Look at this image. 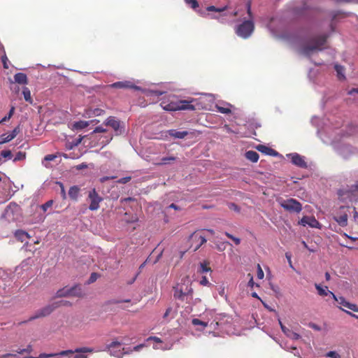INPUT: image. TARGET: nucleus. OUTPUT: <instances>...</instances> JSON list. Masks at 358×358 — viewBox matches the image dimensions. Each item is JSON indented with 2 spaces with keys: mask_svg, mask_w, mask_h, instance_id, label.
Masks as SVG:
<instances>
[{
  "mask_svg": "<svg viewBox=\"0 0 358 358\" xmlns=\"http://www.w3.org/2000/svg\"><path fill=\"white\" fill-rule=\"evenodd\" d=\"M12 139L10 138V136H9V134H2L1 136H0V144H3V143H8L9 141H10Z\"/></svg>",
  "mask_w": 358,
  "mask_h": 358,
  "instance_id": "nucleus-40",
  "label": "nucleus"
},
{
  "mask_svg": "<svg viewBox=\"0 0 358 358\" xmlns=\"http://www.w3.org/2000/svg\"><path fill=\"white\" fill-rule=\"evenodd\" d=\"M104 113H105V110L101 108H88L87 110H86V111H85L86 115H87L89 117H94V116H100Z\"/></svg>",
  "mask_w": 358,
  "mask_h": 358,
  "instance_id": "nucleus-21",
  "label": "nucleus"
},
{
  "mask_svg": "<svg viewBox=\"0 0 358 358\" xmlns=\"http://www.w3.org/2000/svg\"><path fill=\"white\" fill-rule=\"evenodd\" d=\"M217 110L222 114H230L231 113V110L229 107H223L216 105Z\"/></svg>",
  "mask_w": 358,
  "mask_h": 358,
  "instance_id": "nucleus-36",
  "label": "nucleus"
},
{
  "mask_svg": "<svg viewBox=\"0 0 358 358\" xmlns=\"http://www.w3.org/2000/svg\"><path fill=\"white\" fill-rule=\"evenodd\" d=\"M15 83L20 85H27L28 83V78L25 73H17L14 76Z\"/></svg>",
  "mask_w": 358,
  "mask_h": 358,
  "instance_id": "nucleus-22",
  "label": "nucleus"
},
{
  "mask_svg": "<svg viewBox=\"0 0 358 358\" xmlns=\"http://www.w3.org/2000/svg\"><path fill=\"white\" fill-rule=\"evenodd\" d=\"M99 275L96 273H92L91 275H90V277L88 280V283L90 284V283H93L94 282H95L97 278H99Z\"/></svg>",
  "mask_w": 358,
  "mask_h": 358,
  "instance_id": "nucleus-50",
  "label": "nucleus"
},
{
  "mask_svg": "<svg viewBox=\"0 0 358 358\" xmlns=\"http://www.w3.org/2000/svg\"><path fill=\"white\" fill-rule=\"evenodd\" d=\"M89 124H89L88 122L80 120V121H78V122H76L73 124V128L76 129H85L87 127H88Z\"/></svg>",
  "mask_w": 358,
  "mask_h": 358,
  "instance_id": "nucleus-30",
  "label": "nucleus"
},
{
  "mask_svg": "<svg viewBox=\"0 0 358 358\" xmlns=\"http://www.w3.org/2000/svg\"><path fill=\"white\" fill-rule=\"evenodd\" d=\"M104 124L110 127L115 131V135H121L124 132V127L115 117L110 116L104 122Z\"/></svg>",
  "mask_w": 358,
  "mask_h": 358,
  "instance_id": "nucleus-7",
  "label": "nucleus"
},
{
  "mask_svg": "<svg viewBox=\"0 0 358 358\" xmlns=\"http://www.w3.org/2000/svg\"><path fill=\"white\" fill-rule=\"evenodd\" d=\"M334 69L337 73V76L339 80H345V76L344 75V71L345 68L344 66L339 65V64H335Z\"/></svg>",
  "mask_w": 358,
  "mask_h": 358,
  "instance_id": "nucleus-27",
  "label": "nucleus"
},
{
  "mask_svg": "<svg viewBox=\"0 0 358 358\" xmlns=\"http://www.w3.org/2000/svg\"><path fill=\"white\" fill-rule=\"evenodd\" d=\"M200 284L203 286H206V285H209V281L206 276H203L201 280H200Z\"/></svg>",
  "mask_w": 358,
  "mask_h": 358,
  "instance_id": "nucleus-62",
  "label": "nucleus"
},
{
  "mask_svg": "<svg viewBox=\"0 0 358 358\" xmlns=\"http://www.w3.org/2000/svg\"><path fill=\"white\" fill-rule=\"evenodd\" d=\"M25 158H26V153L24 152L20 151L15 155L13 162H15L17 161L24 160Z\"/></svg>",
  "mask_w": 358,
  "mask_h": 358,
  "instance_id": "nucleus-39",
  "label": "nucleus"
},
{
  "mask_svg": "<svg viewBox=\"0 0 358 358\" xmlns=\"http://www.w3.org/2000/svg\"><path fill=\"white\" fill-rule=\"evenodd\" d=\"M0 56L3 68L5 69H8L9 68L10 61L6 54V51L4 52V53H1Z\"/></svg>",
  "mask_w": 358,
  "mask_h": 358,
  "instance_id": "nucleus-31",
  "label": "nucleus"
},
{
  "mask_svg": "<svg viewBox=\"0 0 358 358\" xmlns=\"http://www.w3.org/2000/svg\"><path fill=\"white\" fill-rule=\"evenodd\" d=\"M196 99H191V100H180L178 101V110H194L196 109V106L193 103L196 102Z\"/></svg>",
  "mask_w": 358,
  "mask_h": 358,
  "instance_id": "nucleus-12",
  "label": "nucleus"
},
{
  "mask_svg": "<svg viewBox=\"0 0 358 358\" xmlns=\"http://www.w3.org/2000/svg\"><path fill=\"white\" fill-rule=\"evenodd\" d=\"M57 184L59 185V187H61V196L63 199H66V191H65V189H64V186L63 185V183H62L61 182H57Z\"/></svg>",
  "mask_w": 358,
  "mask_h": 358,
  "instance_id": "nucleus-49",
  "label": "nucleus"
},
{
  "mask_svg": "<svg viewBox=\"0 0 358 358\" xmlns=\"http://www.w3.org/2000/svg\"><path fill=\"white\" fill-rule=\"evenodd\" d=\"M83 297V294L81 286L76 285L69 288V296Z\"/></svg>",
  "mask_w": 358,
  "mask_h": 358,
  "instance_id": "nucleus-19",
  "label": "nucleus"
},
{
  "mask_svg": "<svg viewBox=\"0 0 358 358\" xmlns=\"http://www.w3.org/2000/svg\"><path fill=\"white\" fill-rule=\"evenodd\" d=\"M69 296V288L67 287H63L62 289H59L56 292L55 297L61 298V297H66Z\"/></svg>",
  "mask_w": 358,
  "mask_h": 358,
  "instance_id": "nucleus-28",
  "label": "nucleus"
},
{
  "mask_svg": "<svg viewBox=\"0 0 358 358\" xmlns=\"http://www.w3.org/2000/svg\"><path fill=\"white\" fill-rule=\"evenodd\" d=\"M228 207L230 210L239 213L241 210L240 207L234 203H229Z\"/></svg>",
  "mask_w": 358,
  "mask_h": 358,
  "instance_id": "nucleus-47",
  "label": "nucleus"
},
{
  "mask_svg": "<svg viewBox=\"0 0 358 358\" xmlns=\"http://www.w3.org/2000/svg\"><path fill=\"white\" fill-rule=\"evenodd\" d=\"M80 191V189L77 185L71 187L69 190V197L73 201H77Z\"/></svg>",
  "mask_w": 358,
  "mask_h": 358,
  "instance_id": "nucleus-23",
  "label": "nucleus"
},
{
  "mask_svg": "<svg viewBox=\"0 0 358 358\" xmlns=\"http://www.w3.org/2000/svg\"><path fill=\"white\" fill-rule=\"evenodd\" d=\"M144 347H145V344H139V345L134 347V348L132 350L128 349L127 351L129 352V353L133 351H139L141 349H142Z\"/></svg>",
  "mask_w": 358,
  "mask_h": 358,
  "instance_id": "nucleus-57",
  "label": "nucleus"
},
{
  "mask_svg": "<svg viewBox=\"0 0 358 358\" xmlns=\"http://www.w3.org/2000/svg\"><path fill=\"white\" fill-rule=\"evenodd\" d=\"M0 358H17V356L16 354L7 353L1 355Z\"/></svg>",
  "mask_w": 358,
  "mask_h": 358,
  "instance_id": "nucleus-59",
  "label": "nucleus"
},
{
  "mask_svg": "<svg viewBox=\"0 0 358 358\" xmlns=\"http://www.w3.org/2000/svg\"><path fill=\"white\" fill-rule=\"evenodd\" d=\"M88 199L90 201L89 209L91 210H96L99 208V203L102 201L103 199L99 196L95 189H93L89 192Z\"/></svg>",
  "mask_w": 358,
  "mask_h": 358,
  "instance_id": "nucleus-8",
  "label": "nucleus"
},
{
  "mask_svg": "<svg viewBox=\"0 0 358 358\" xmlns=\"http://www.w3.org/2000/svg\"><path fill=\"white\" fill-rule=\"evenodd\" d=\"M247 13L248 19L244 20L242 23L238 24L235 29L236 34L243 38H249L255 30V23L253 20V15L251 10V2L248 1L246 3Z\"/></svg>",
  "mask_w": 358,
  "mask_h": 358,
  "instance_id": "nucleus-3",
  "label": "nucleus"
},
{
  "mask_svg": "<svg viewBox=\"0 0 358 358\" xmlns=\"http://www.w3.org/2000/svg\"><path fill=\"white\" fill-rule=\"evenodd\" d=\"M52 203H53V201L49 200L41 206V208L43 209V210L44 212H45L48 208H50L52 206Z\"/></svg>",
  "mask_w": 358,
  "mask_h": 358,
  "instance_id": "nucleus-51",
  "label": "nucleus"
},
{
  "mask_svg": "<svg viewBox=\"0 0 358 358\" xmlns=\"http://www.w3.org/2000/svg\"><path fill=\"white\" fill-rule=\"evenodd\" d=\"M192 324L196 326V325H201L203 328L206 327L208 326V323L203 322L197 318H194L192 320Z\"/></svg>",
  "mask_w": 358,
  "mask_h": 358,
  "instance_id": "nucleus-41",
  "label": "nucleus"
},
{
  "mask_svg": "<svg viewBox=\"0 0 358 358\" xmlns=\"http://www.w3.org/2000/svg\"><path fill=\"white\" fill-rule=\"evenodd\" d=\"M299 224L302 226L308 225L310 227L316 229L321 228V224L313 216H303L299 222Z\"/></svg>",
  "mask_w": 358,
  "mask_h": 358,
  "instance_id": "nucleus-10",
  "label": "nucleus"
},
{
  "mask_svg": "<svg viewBox=\"0 0 358 358\" xmlns=\"http://www.w3.org/2000/svg\"><path fill=\"white\" fill-rule=\"evenodd\" d=\"M131 176L122 178L117 180V182L120 183V184H125V183L129 182L131 180Z\"/></svg>",
  "mask_w": 358,
  "mask_h": 358,
  "instance_id": "nucleus-56",
  "label": "nucleus"
},
{
  "mask_svg": "<svg viewBox=\"0 0 358 358\" xmlns=\"http://www.w3.org/2000/svg\"><path fill=\"white\" fill-rule=\"evenodd\" d=\"M15 237L20 241L23 242L25 238H29V234L23 230L18 229L15 232Z\"/></svg>",
  "mask_w": 358,
  "mask_h": 358,
  "instance_id": "nucleus-24",
  "label": "nucleus"
},
{
  "mask_svg": "<svg viewBox=\"0 0 358 358\" xmlns=\"http://www.w3.org/2000/svg\"><path fill=\"white\" fill-rule=\"evenodd\" d=\"M1 155L4 158L10 159L12 157V153L10 150H2Z\"/></svg>",
  "mask_w": 358,
  "mask_h": 358,
  "instance_id": "nucleus-53",
  "label": "nucleus"
},
{
  "mask_svg": "<svg viewBox=\"0 0 358 358\" xmlns=\"http://www.w3.org/2000/svg\"><path fill=\"white\" fill-rule=\"evenodd\" d=\"M106 131V129L101 126L96 127L94 130V133H103Z\"/></svg>",
  "mask_w": 358,
  "mask_h": 358,
  "instance_id": "nucleus-61",
  "label": "nucleus"
},
{
  "mask_svg": "<svg viewBox=\"0 0 358 358\" xmlns=\"http://www.w3.org/2000/svg\"><path fill=\"white\" fill-rule=\"evenodd\" d=\"M291 161H292V164H294V165L299 166L301 168H306L307 167V164L305 162L303 157L297 153L291 155Z\"/></svg>",
  "mask_w": 358,
  "mask_h": 358,
  "instance_id": "nucleus-16",
  "label": "nucleus"
},
{
  "mask_svg": "<svg viewBox=\"0 0 358 358\" xmlns=\"http://www.w3.org/2000/svg\"><path fill=\"white\" fill-rule=\"evenodd\" d=\"M209 263L204 262L200 264L199 272L203 273L208 271H212L210 267L208 266Z\"/></svg>",
  "mask_w": 358,
  "mask_h": 358,
  "instance_id": "nucleus-32",
  "label": "nucleus"
},
{
  "mask_svg": "<svg viewBox=\"0 0 358 358\" xmlns=\"http://www.w3.org/2000/svg\"><path fill=\"white\" fill-rule=\"evenodd\" d=\"M54 310H55V308L53 303L47 305L43 308L38 310L34 315L29 317V321H32L40 317H46L51 314Z\"/></svg>",
  "mask_w": 358,
  "mask_h": 358,
  "instance_id": "nucleus-9",
  "label": "nucleus"
},
{
  "mask_svg": "<svg viewBox=\"0 0 358 358\" xmlns=\"http://www.w3.org/2000/svg\"><path fill=\"white\" fill-rule=\"evenodd\" d=\"M338 17H345L344 14L340 11H335L331 13V20L334 22L336 20Z\"/></svg>",
  "mask_w": 358,
  "mask_h": 358,
  "instance_id": "nucleus-45",
  "label": "nucleus"
},
{
  "mask_svg": "<svg viewBox=\"0 0 358 358\" xmlns=\"http://www.w3.org/2000/svg\"><path fill=\"white\" fill-rule=\"evenodd\" d=\"M308 327L315 331H321V327L315 323L310 322Z\"/></svg>",
  "mask_w": 358,
  "mask_h": 358,
  "instance_id": "nucleus-58",
  "label": "nucleus"
},
{
  "mask_svg": "<svg viewBox=\"0 0 358 358\" xmlns=\"http://www.w3.org/2000/svg\"><path fill=\"white\" fill-rule=\"evenodd\" d=\"M94 352V349L89 347H83V348H77L74 350H63L58 353H51V354H47V353H41L37 357H28L26 358H49V357H58L60 356H67L70 354L73 353H92Z\"/></svg>",
  "mask_w": 358,
  "mask_h": 358,
  "instance_id": "nucleus-4",
  "label": "nucleus"
},
{
  "mask_svg": "<svg viewBox=\"0 0 358 358\" xmlns=\"http://www.w3.org/2000/svg\"><path fill=\"white\" fill-rule=\"evenodd\" d=\"M33 350L32 345H28L26 348H23L22 350H20V351H16L18 354H23L24 352L30 353Z\"/></svg>",
  "mask_w": 358,
  "mask_h": 358,
  "instance_id": "nucleus-48",
  "label": "nucleus"
},
{
  "mask_svg": "<svg viewBox=\"0 0 358 358\" xmlns=\"http://www.w3.org/2000/svg\"><path fill=\"white\" fill-rule=\"evenodd\" d=\"M185 1L193 9H196L199 7V3L196 0H185Z\"/></svg>",
  "mask_w": 358,
  "mask_h": 358,
  "instance_id": "nucleus-46",
  "label": "nucleus"
},
{
  "mask_svg": "<svg viewBox=\"0 0 358 358\" xmlns=\"http://www.w3.org/2000/svg\"><path fill=\"white\" fill-rule=\"evenodd\" d=\"M176 159L175 157H163L162 159V162L157 164V165H164L170 163V162H173Z\"/></svg>",
  "mask_w": 358,
  "mask_h": 358,
  "instance_id": "nucleus-38",
  "label": "nucleus"
},
{
  "mask_svg": "<svg viewBox=\"0 0 358 358\" xmlns=\"http://www.w3.org/2000/svg\"><path fill=\"white\" fill-rule=\"evenodd\" d=\"M20 127L17 126L11 132V134H9V136H10L11 139L13 140V138H15L16 137V136L18 134V133L20 132Z\"/></svg>",
  "mask_w": 358,
  "mask_h": 358,
  "instance_id": "nucleus-52",
  "label": "nucleus"
},
{
  "mask_svg": "<svg viewBox=\"0 0 358 358\" xmlns=\"http://www.w3.org/2000/svg\"><path fill=\"white\" fill-rule=\"evenodd\" d=\"M224 234L230 239H231L234 243L238 245L240 244L241 243V239L238 238H236L235 236H234L233 235L230 234L228 232H225Z\"/></svg>",
  "mask_w": 358,
  "mask_h": 358,
  "instance_id": "nucleus-43",
  "label": "nucleus"
},
{
  "mask_svg": "<svg viewBox=\"0 0 358 358\" xmlns=\"http://www.w3.org/2000/svg\"><path fill=\"white\" fill-rule=\"evenodd\" d=\"M315 287L317 291V294L321 296H329L333 299H336V295L331 291L329 290L328 287H322L319 284L315 283Z\"/></svg>",
  "mask_w": 358,
  "mask_h": 358,
  "instance_id": "nucleus-15",
  "label": "nucleus"
},
{
  "mask_svg": "<svg viewBox=\"0 0 358 358\" xmlns=\"http://www.w3.org/2000/svg\"><path fill=\"white\" fill-rule=\"evenodd\" d=\"M257 150L262 153L271 155V156H275L277 155V152L274 150L273 149L268 148L264 145H259L257 146Z\"/></svg>",
  "mask_w": 358,
  "mask_h": 358,
  "instance_id": "nucleus-20",
  "label": "nucleus"
},
{
  "mask_svg": "<svg viewBox=\"0 0 358 358\" xmlns=\"http://www.w3.org/2000/svg\"><path fill=\"white\" fill-rule=\"evenodd\" d=\"M327 35L322 34L312 38L308 43L301 45L299 52L305 56H310L313 52L321 51L326 44Z\"/></svg>",
  "mask_w": 358,
  "mask_h": 358,
  "instance_id": "nucleus-2",
  "label": "nucleus"
},
{
  "mask_svg": "<svg viewBox=\"0 0 358 358\" xmlns=\"http://www.w3.org/2000/svg\"><path fill=\"white\" fill-rule=\"evenodd\" d=\"M348 192L353 196H358V182L349 187Z\"/></svg>",
  "mask_w": 358,
  "mask_h": 358,
  "instance_id": "nucleus-35",
  "label": "nucleus"
},
{
  "mask_svg": "<svg viewBox=\"0 0 358 358\" xmlns=\"http://www.w3.org/2000/svg\"><path fill=\"white\" fill-rule=\"evenodd\" d=\"M224 234L230 239H231L234 243L238 245L240 244L241 243V239L238 238H236L235 236H234L233 235L230 234L228 232H225Z\"/></svg>",
  "mask_w": 358,
  "mask_h": 358,
  "instance_id": "nucleus-42",
  "label": "nucleus"
},
{
  "mask_svg": "<svg viewBox=\"0 0 358 358\" xmlns=\"http://www.w3.org/2000/svg\"><path fill=\"white\" fill-rule=\"evenodd\" d=\"M199 240L200 241V244L198 247H196V249H198L201 245L204 244L205 243H206V239L204 236H199Z\"/></svg>",
  "mask_w": 358,
  "mask_h": 358,
  "instance_id": "nucleus-64",
  "label": "nucleus"
},
{
  "mask_svg": "<svg viewBox=\"0 0 358 358\" xmlns=\"http://www.w3.org/2000/svg\"><path fill=\"white\" fill-rule=\"evenodd\" d=\"M112 88L117 89H134L135 90H140L141 87L135 85L132 82L129 80L115 82L110 85Z\"/></svg>",
  "mask_w": 358,
  "mask_h": 358,
  "instance_id": "nucleus-11",
  "label": "nucleus"
},
{
  "mask_svg": "<svg viewBox=\"0 0 358 358\" xmlns=\"http://www.w3.org/2000/svg\"><path fill=\"white\" fill-rule=\"evenodd\" d=\"M122 343L118 341H113L107 345L106 348L111 356L117 358H122L124 355L129 354L124 348H121Z\"/></svg>",
  "mask_w": 358,
  "mask_h": 358,
  "instance_id": "nucleus-6",
  "label": "nucleus"
},
{
  "mask_svg": "<svg viewBox=\"0 0 358 358\" xmlns=\"http://www.w3.org/2000/svg\"><path fill=\"white\" fill-rule=\"evenodd\" d=\"M245 157L252 162H257L259 159V154L255 151L249 150L245 152Z\"/></svg>",
  "mask_w": 358,
  "mask_h": 358,
  "instance_id": "nucleus-25",
  "label": "nucleus"
},
{
  "mask_svg": "<svg viewBox=\"0 0 358 358\" xmlns=\"http://www.w3.org/2000/svg\"><path fill=\"white\" fill-rule=\"evenodd\" d=\"M278 202L280 206L283 208L285 210L290 213H299L302 210L301 203L294 199H278Z\"/></svg>",
  "mask_w": 358,
  "mask_h": 358,
  "instance_id": "nucleus-5",
  "label": "nucleus"
},
{
  "mask_svg": "<svg viewBox=\"0 0 358 358\" xmlns=\"http://www.w3.org/2000/svg\"><path fill=\"white\" fill-rule=\"evenodd\" d=\"M264 276V273L263 270L262 269V267L259 264H257V278L259 279H263Z\"/></svg>",
  "mask_w": 358,
  "mask_h": 358,
  "instance_id": "nucleus-54",
  "label": "nucleus"
},
{
  "mask_svg": "<svg viewBox=\"0 0 358 358\" xmlns=\"http://www.w3.org/2000/svg\"><path fill=\"white\" fill-rule=\"evenodd\" d=\"M336 301H337L340 305H342L343 306L354 311V312H358V307L356 304L351 303L345 300V299L343 296H339L337 297L336 296V299H334Z\"/></svg>",
  "mask_w": 358,
  "mask_h": 358,
  "instance_id": "nucleus-14",
  "label": "nucleus"
},
{
  "mask_svg": "<svg viewBox=\"0 0 358 358\" xmlns=\"http://www.w3.org/2000/svg\"><path fill=\"white\" fill-rule=\"evenodd\" d=\"M22 94H23L24 99L26 101L29 102V103H32L33 99L31 96V92L28 87H23Z\"/></svg>",
  "mask_w": 358,
  "mask_h": 358,
  "instance_id": "nucleus-29",
  "label": "nucleus"
},
{
  "mask_svg": "<svg viewBox=\"0 0 358 358\" xmlns=\"http://www.w3.org/2000/svg\"><path fill=\"white\" fill-rule=\"evenodd\" d=\"M172 310H173V309H172V308H171V307H169V308L166 310V311H165V313H164V315H163V318H164V319H166V318L169 316V315L171 314V313L172 312Z\"/></svg>",
  "mask_w": 358,
  "mask_h": 358,
  "instance_id": "nucleus-63",
  "label": "nucleus"
},
{
  "mask_svg": "<svg viewBox=\"0 0 358 358\" xmlns=\"http://www.w3.org/2000/svg\"><path fill=\"white\" fill-rule=\"evenodd\" d=\"M162 108L167 111H176L178 110V101H162L160 103Z\"/></svg>",
  "mask_w": 358,
  "mask_h": 358,
  "instance_id": "nucleus-17",
  "label": "nucleus"
},
{
  "mask_svg": "<svg viewBox=\"0 0 358 358\" xmlns=\"http://www.w3.org/2000/svg\"><path fill=\"white\" fill-rule=\"evenodd\" d=\"M169 134L175 138L182 139L188 134V132L187 131H178L176 129H171L169 131Z\"/></svg>",
  "mask_w": 358,
  "mask_h": 358,
  "instance_id": "nucleus-26",
  "label": "nucleus"
},
{
  "mask_svg": "<svg viewBox=\"0 0 358 358\" xmlns=\"http://www.w3.org/2000/svg\"><path fill=\"white\" fill-rule=\"evenodd\" d=\"M52 303H53L55 309L60 306H71V303L66 300H62L59 301L54 302Z\"/></svg>",
  "mask_w": 358,
  "mask_h": 358,
  "instance_id": "nucleus-33",
  "label": "nucleus"
},
{
  "mask_svg": "<svg viewBox=\"0 0 358 358\" xmlns=\"http://www.w3.org/2000/svg\"><path fill=\"white\" fill-rule=\"evenodd\" d=\"M327 356L330 358H340L341 357V356L335 351H329L327 354Z\"/></svg>",
  "mask_w": 358,
  "mask_h": 358,
  "instance_id": "nucleus-55",
  "label": "nucleus"
},
{
  "mask_svg": "<svg viewBox=\"0 0 358 358\" xmlns=\"http://www.w3.org/2000/svg\"><path fill=\"white\" fill-rule=\"evenodd\" d=\"M224 234L230 239H231L234 243L238 245L240 244L241 243V239L238 238H236L235 236H234L233 235L230 234L228 232H225Z\"/></svg>",
  "mask_w": 358,
  "mask_h": 358,
  "instance_id": "nucleus-44",
  "label": "nucleus"
},
{
  "mask_svg": "<svg viewBox=\"0 0 358 358\" xmlns=\"http://www.w3.org/2000/svg\"><path fill=\"white\" fill-rule=\"evenodd\" d=\"M173 297L177 300L187 301L189 299H192L193 289L189 276L182 278L180 282L173 287Z\"/></svg>",
  "mask_w": 358,
  "mask_h": 358,
  "instance_id": "nucleus-1",
  "label": "nucleus"
},
{
  "mask_svg": "<svg viewBox=\"0 0 358 358\" xmlns=\"http://www.w3.org/2000/svg\"><path fill=\"white\" fill-rule=\"evenodd\" d=\"M147 341H154L156 343H162V341L161 340V338H159V337H157V336H150L147 338Z\"/></svg>",
  "mask_w": 358,
  "mask_h": 358,
  "instance_id": "nucleus-60",
  "label": "nucleus"
},
{
  "mask_svg": "<svg viewBox=\"0 0 358 358\" xmlns=\"http://www.w3.org/2000/svg\"><path fill=\"white\" fill-rule=\"evenodd\" d=\"M279 324L280 326V328L282 331V332L289 338H290L292 340H299L301 338V336L294 332L293 331L290 330L289 329L287 328L280 320H279Z\"/></svg>",
  "mask_w": 358,
  "mask_h": 358,
  "instance_id": "nucleus-18",
  "label": "nucleus"
},
{
  "mask_svg": "<svg viewBox=\"0 0 358 358\" xmlns=\"http://www.w3.org/2000/svg\"><path fill=\"white\" fill-rule=\"evenodd\" d=\"M130 302H131V299H124V300L110 299V300L106 301L105 305L109 306V305H112V304H117V303H130Z\"/></svg>",
  "mask_w": 358,
  "mask_h": 358,
  "instance_id": "nucleus-34",
  "label": "nucleus"
},
{
  "mask_svg": "<svg viewBox=\"0 0 358 358\" xmlns=\"http://www.w3.org/2000/svg\"><path fill=\"white\" fill-rule=\"evenodd\" d=\"M227 9V6H224L222 8H216L214 6H210L207 8L208 11H215V12H219V13L223 12V11L226 10Z\"/></svg>",
  "mask_w": 358,
  "mask_h": 358,
  "instance_id": "nucleus-37",
  "label": "nucleus"
},
{
  "mask_svg": "<svg viewBox=\"0 0 358 358\" xmlns=\"http://www.w3.org/2000/svg\"><path fill=\"white\" fill-rule=\"evenodd\" d=\"M341 214L334 217L336 222L341 227H345L348 224V214L345 211V207L340 208Z\"/></svg>",
  "mask_w": 358,
  "mask_h": 358,
  "instance_id": "nucleus-13",
  "label": "nucleus"
}]
</instances>
